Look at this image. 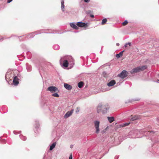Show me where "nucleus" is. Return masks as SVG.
<instances>
[{"mask_svg":"<svg viewBox=\"0 0 159 159\" xmlns=\"http://www.w3.org/2000/svg\"><path fill=\"white\" fill-rule=\"evenodd\" d=\"M60 65L65 67H68L69 64L71 65V66L72 67L74 64V60L71 57H61L60 60Z\"/></svg>","mask_w":159,"mask_h":159,"instance_id":"1","label":"nucleus"},{"mask_svg":"<svg viewBox=\"0 0 159 159\" xmlns=\"http://www.w3.org/2000/svg\"><path fill=\"white\" fill-rule=\"evenodd\" d=\"M109 106L107 103H100L97 107V112L98 113L102 112L103 114H105L109 109Z\"/></svg>","mask_w":159,"mask_h":159,"instance_id":"2","label":"nucleus"},{"mask_svg":"<svg viewBox=\"0 0 159 159\" xmlns=\"http://www.w3.org/2000/svg\"><path fill=\"white\" fill-rule=\"evenodd\" d=\"M147 68V66L146 65L143 66H138L136 68L132 69L130 71L131 74H134L143 71Z\"/></svg>","mask_w":159,"mask_h":159,"instance_id":"3","label":"nucleus"},{"mask_svg":"<svg viewBox=\"0 0 159 159\" xmlns=\"http://www.w3.org/2000/svg\"><path fill=\"white\" fill-rule=\"evenodd\" d=\"M94 126L96 129V133L97 134L99 133L100 131L99 124L100 122L98 120H95L94 122Z\"/></svg>","mask_w":159,"mask_h":159,"instance_id":"4","label":"nucleus"},{"mask_svg":"<svg viewBox=\"0 0 159 159\" xmlns=\"http://www.w3.org/2000/svg\"><path fill=\"white\" fill-rule=\"evenodd\" d=\"M48 90L50 91L51 93L53 92H59V90L56 87L53 86L49 87L48 88Z\"/></svg>","mask_w":159,"mask_h":159,"instance_id":"5","label":"nucleus"},{"mask_svg":"<svg viewBox=\"0 0 159 159\" xmlns=\"http://www.w3.org/2000/svg\"><path fill=\"white\" fill-rule=\"evenodd\" d=\"M127 72L125 70H123L118 75L122 79L125 78L127 76Z\"/></svg>","mask_w":159,"mask_h":159,"instance_id":"6","label":"nucleus"},{"mask_svg":"<svg viewBox=\"0 0 159 159\" xmlns=\"http://www.w3.org/2000/svg\"><path fill=\"white\" fill-rule=\"evenodd\" d=\"M87 23H85L81 22H78L77 23L76 25L77 26L80 27H87Z\"/></svg>","mask_w":159,"mask_h":159,"instance_id":"7","label":"nucleus"},{"mask_svg":"<svg viewBox=\"0 0 159 159\" xmlns=\"http://www.w3.org/2000/svg\"><path fill=\"white\" fill-rule=\"evenodd\" d=\"M143 132L145 134L150 136H153L155 133L153 131H148Z\"/></svg>","mask_w":159,"mask_h":159,"instance_id":"8","label":"nucleus"},{"mask_svg":"<svg viewBox=\"0 0 159 159\" xmlns=\"http://www.w3.org/2000/svg\"><path fill=\"white\" fill-rule=\"evenodd\" d=\"M74 111V109H72L70 111H67L66 113L64 115V118H67L70 117L71 115H72Z\"/></svg>","mask_w":159,"mask_h":159,"instance_id":"9","label":"nucleus"},{"mask_svg":"<svg viewBox=\"0 0 159 159\" xmlns=\"http://www.w3.org/2000/svg\"><path fill=\"white\" fill-rule=\"evenodd\" d=\"M19 79L16 76H14L13 80V83L14 85H17L19 84Z\"/></svg>","mask_w":159,"mask_h":159,"instance_id":"10","label":"nucleus"},{"mask_svg":"<svg viewBox=\"0 0 159 159\" xmlns=\"http://www.w3.org/2000/svg\"><path fill=\"white\" fill-rule=\"evenodd\" d=\"M40 33H37L36 32L29 34L27 36L28 39L32 38L34 37L35 35L39 34Z\"/></svg>","mask_w":159,"mask_h":159,"instance_id":"11","label":"nucleus"},{"mask_svg":"<svg viewBox=\"0 0 159 159\" xmlns=\"http://www.w3.org/2000/svg\"><path fill=\"white\" fill-rule=\"evenodd\" d=\"M140 118V116L138 115H135L133 116H131L130 118V120L131 121H134L137 120Z\"/></svg>","mask_w":159,"mask_h":159,"instance_id":"12","label":"nucleus"},{"mask_svg":"<svg viewBox=\"0 0 159 159\" xmlns=\"http://www.w3.org/2000/svg\"><path fill=\"white\" fill-rule=\"evenodd\" d=\"M64 87L66 89L68 90H70L72 89L71 86L66 83L64 84Z\"/></svg>","mask_w":159,"mask_h":159,"instance_id":"13","label":"nucleus"},{"mask_svg":"<svg viewBox=\"0 0 159 159\" xmlns=\"http://www.w3.org/2000/svg\"><path fill=\"white\" fill-rule=\"evenodd\" d=\"M116 83L115 81L114 80H112L108 83L107 85L109 87H111L114 85Z\"/></svg>","mask_w":159,"mask_h":159,"instance_id":"14","label":"nucleus"},{"mask_svg":"<svg viewBox=\"0 0 159 159\" xmlns=\"http://www.w3.org/2000/svg\"><path fill=\"white\" fill-rule=\"evenodd\" d=\"M70 26L73 28L75 30H77L78 29V27L74 23H71L70 24Z\"/></svg>","mask_w":159,"mask_h":159,"instance_id":"15","label":"nucleus"},{"mask_svg":"<svg viewBox=\"0 0 159 159\" xmlns=\"http://www.w3.org/2000/svg\"><path fill=\"white\" fill-rule=\"evenodd\" d=\"M64 3V0H61V8L62 10V12H64V11H65V10H64V8L65 7Z\"/></svg>","mask_w":159,"mask_h":159,"instance_id":"16","label":"nucleus"},{"mask_svg":"<svg viewBox=\"0 0 159 159\" xmlns=\"http://www.w3.org/2000/svg\"><path fill=\"white\" fill-rule=\"evenodd\" d=\"M26 68L28 72H30L32 70L31 66L30 65H29L28 63L26 64Z\"/></svg>","mask_w":159,"mask_h":159,"instance_id":"17","label":"nucleus"},{"mask_svg":"<svg viewBox=\"0 0 159 159\" xmlns=\"http://www.w3.org/2000/svg\"><path fill=\"white\" fill-rule=\"evenodd\" d=\"M124 52V50H123L120 52L119 54H116V58H118L122 57L123 55V53Z\"/></svg>","mask_w":159,"mask_h":159,"instance_id":"18","label":"nucleus"},{"mask_svg":"<svg viewBox=\"0 0 159 159\" xmlns=\"http://www.w3.org/2000/svg\"><path fill=\"white\" fill-rule=\"evenodd\" d=\"M107 119L110 123H111L114 120V117H108Z\"/></svg>","mask_w":159,"mask_h":159,"instance_id":"19","label":"nucleus"},{"mask_svg":"<svg viewBox=\"0 0 159 159\" xmlns=\"http://www.w3.org/2000/svg\"><path fill=\"white\" fill-rule=\"evenodd\" d=\"M56 145V143H54L50 146L49 148L50 150H52L55 147Z\"/></svg>","mask_w":159,"mask_h":159,"instance_id":"20","label":"nucleus"},{"mask_svg":"<svg viewBox=\"0 0 159 159\" xmlns=\"http://www.w3.org/2000/svg\"><path fill=\"white\" fill-rule=\"evenodd\" d=\"M53 48L55 50H57L60 48V46L58 44H55L53 46Z\"/></svg>","mask_w":159,"mask_h":159,"instance_id":"21","label":"nucleus"},{"mask_svg":"<svg viewBox=\"0 0 159 159\" xmlns=\"http://www.w3.org/2000/svg\"><path fill=\"white\" fill-rule=\"evenodd\" d=\"M46 33H52V34H61V33H60L57 30H54L52 32H45Z\"/></svg>","mask_w":159,"mask_h":159,"instance_id":"22","label":"nucleus"},{"mask_svg":"<svg viewBox=\"0 0 159 159\" xmlns=\"http://www.w3.org/2000/svg\"><path fill=\"white\" fill-rule=\"evenodd\" d=\"M83 82L82 81H81L78 83V86L79 88H81L83 86Z\"/></svg>","mask_w":159,"mask_h":159,"instance_id":"23","label":"nucleus"},{"mask_svg":"<svg viewBox=\"0 0 159 159\" xmlns=\"http://www.w3.org/2000/svg\"><path fill=\"white\" fill-rule=\"evenodd\" d=\"M20 138L23 140H25L26 139V137L23 136V135H20Z\"/></svg>","mask_w":159,"mask_h":159,"instance_id":"24","label":"nucleus"},{"mask_svg":"<svg viewBox=\"0 0 159 159\" xmlns=\"http://www.w3.org/2000/svg\"><path fill=\"white\" fill-rule=\"evenodd\" d=\"M35 125L34 126L36 128H38L39 126V122L37 120L35 121Z\"/></svg>","mask_w":159,"mask_h":159,"instance_id":"25","label":"nucleus"},{"mask_svg":"<svg viewBox=\"0 0 159 159\" xmlns=\"http://www.w3.org/2000/svg\"><path fill=\"white\" fill-rule=\"evenodd\" d=\"M107 21V20L106 18H104L102 20V24L104 25L106 23Z\"/></svg>","mask_w":159,"mask_h":159,"instance_id":"26","label":"nucleus"},{"mask_svg":"<svg viewBox=\"0 0 159 159\" xmlns=\"http://www.w3.org/2000/svg\"><path fill=\"white\" fill-rule=\"evenodd\" d=\"M52 96L55 97H57V98L59 97V94L57 93H53L52 94Z\"/></svg>","mask_w":159,"mask_h":159,"instance_id":"27","label":"nucleus"},{"mask_svg":"<svg viewBox=\"0 0 159 159\" xmlns=\"http://www.w3.org/2000/svg\"><path fill=\"white\" fill-rule=\"evenodd\" d=\"M128 23V22L127 20H125L123 23H122V24L123 25H126Z\"/></svg>","mask_w":159,"mask_h":159,"instance_id":"28","label":"nucleus"},{"mask_svg":"<svg viewBox=\"0 0 159 159\" xmlns=\"http://www.w3.org/2000/svg\"><path fill=\"white\" fill-rule=\"evenodd\" d=\"M102 75L104 77H106L107 76V73L105 71H103L102 72Z\"/></svg>","mask_w":159,"mask_h":159,"instance_id":"29","label":"nucleus"},{"mask_svg":"<svg viewBox=\"0 0 159 159\" xmlns=\"http://www.w3.org/2000/svg\"><path fill=\"white\" fill-rule=\"evenodd\" d=\"M80 111V109L78 107H77L76 109V113H78Z\"/></svg>","mask_w":159,"mask_h":159,"instance_id":"30","label":"nucleus"},{"mask_svg":"<svg viewBox=\"0 0 159 159\" xmlns=\"http://www.w3.org/2000/svg\"><path fill=\"white\" fill-rule=\"evenodd\" d=\"M129 124H130V123H129V122L125 123L124 124V126H126L128 125Z\"/></svg>","mask_w":159,"mask_h":159,"instance_id":"31","label":"nucleus"},{"mask_svg":"<svg viewBox=\"0 0 159 159\" xmlns=\"http://www.w3.org/2000/svg\"><path fill=\"white\" fill-rule=\"evenodd\" d=\"M72 159V154H71L70 155V157H69V159Z\"/></svg>","mask_w":159,"mask_h":159,"instance_id":"32","label":"nucleus"},{"mask_svg":"<svg viewBox=\"0 0 159 159\" xmlns=\"http://www.w3.org/2000/svg\"><path fill=\"white\" fill-rule=\"evenodd\" d=\"M85 2H90V0H84Z\"/></svg>","mask_w":159,"mask_h":159,"instance_id":"33","label":"nucleus"},{"mask_svg":"<svg viewBox=\"0 0 159 159\" xmlns=\"http://www.w3.org/2000/svg\"><path fill=\"white\" fill-rule=\"evenodd\" d=\"M13 0H7V2L8 3H9L11 2Z\"/></svg>","mask_w":159,"mask_h":159,"instance_id":"34","label":"nucleus"},{"mask_svg":"<svg viewBox=\"0 0 159 159\" xmlns=\"http://www.w3.org/2000/svg\"><path fill=\"white\" fill-rule=\"evenodd\" d=\"M127 44H128V45H129V46H130L131 45V43L130 42L127 43Z\"/></svg>","mask_w":159,"mask_h":159,"instance_id":"35","label":"nucleus"},{"mask_svg":"<svg viewBox=\"0 0 159 159\" xmlns=\"http://www.w3.org/2000/svg\"><path fill=\"white\" fill-rule=\"evenodd\" d=\"M128 44H127V43H126L125 45L124 46H125V48H126V47H128Z\"/></svg>","mask_w":159,"mask_h":159,"instance_id":"36","label":"nucleus"},{"mask_svg":"<svg viewBox=\"0 0 159 159\" xmlns=\"http://www.w3.org/2000/svg\"><path fill=\"white\" fill-rule=\"evenodd\" d=\"M118 156H116L115 157V158H114V159H118Z\"/></svg>","mask_w":159,"mask_h":159,"instance_id":"37","label":"nucleus"},{"mask_svg":"<svg viewBox=\"0 0 159 159\" xmlns=\"http://www.w3.org/2000/svg\"><path fill=\"white\" fill-rule=\"evenodd\" d=\"M90 16L92 18H93L94 17V16L93 15H91Z\"/></svg>","mask_w":159,"mask_h":159,"instance_id":"38","label":"nucleus"},{"mask_svg":"<svg viewBox=\"0 0 159 159\" xmlns=\"http://www.w3.org/2000/svg\"><path fill=\"white\" fill-rule=\"evenodd\" d=\"M139 100V99L138 98V99H134V100H133L134 101H138V100Z\"/></svg>","mask_w":159,"mask_h":159,"instance_id":"39","label":"nucleus"},{"mask_svg":"<svg viewBox=\"0 0 159 159\" xmlns=\"http://www.w3.org/2000/svg\"><path fill=\"white\" fill-rule=\"evenodd\" d=\"M119 45H120L119 43H117L116 44V45L117 46H119Z\"/></svg>","mask_w":159,"mask_h":159,"instance_id":"40","label":"nucleus"},{"mask_svg":"<svg viewBox=\"0 0 159 159\" xmlns=\"http://www.w3.org/2000/svg\"><path fill=\"white\" fill-rule=\"evenodd\" d=\"M148 129H151V127L149 126L148 127Z\"/></svg>","mask_w":159,"mask_h":159,"instance_id":"41","label":"nucleus"},{"mask_svg":"<svg viewBox=\"0 0 159 159\" xmlns=\"http://www.w3.org/2000/svg\"><path fill=\"white\" fill-rule=\"evenodd\" d=\"M2 141L3 142V143H6V142L5 140H3Z\"/></svg>","mask_w":159,"mask_h":159,"instance_id":"42","label":"nucleus"},{"mask_svg":"<svg viewBox=\"0 0 159 159\" xmlns=\"http://www.w3.org/2000/svg\"><path fill=\"white\" fill-rule=\"evenodd\" d=\"M13 132H14V133L15 134H16V131H13Z\"/></svg>","mask_w":159,"mask_h":159,"instance_id":"43","label":"nucleus"},{"mask_svg":"<svg viewBox=\"0 0 159 159\" xmlns=\"http://www.w3.org/2000/svg\"><path fill=\"white\" fill-rule=\"evenodd\" d=\"M138 130H136L135 131V132L137 133L138 132Z\"/></svg>","mask_w":159,"mask_h":159,"instance_id":"44","label":"nucleus"},{"mask_svg":"<svg viewBox=\"0 0 159 159\" xmlns=\"http://www.w3.org/2000/svg\"><path fill=\"white\" fill-rule=\"evenodd\" d=\"M157 83H159V80H157Z\"/></svg>","mask_w":159,"mask_h":159,"instance_id":"45","label":"nucleus"},{"mask_svg":"<svg viewBox=\"0 0 159 159\" xmlns=\"http://www.w3.org/2000/svg\"><path fill=\"white\" fill-rule=\"evenodd\" d=\"M139 138L138 137H135V138Z\"/></svg>","mask_w":159,"mask_h":159,"instance_id":"46","label":"nucleus"}]
</instances>
